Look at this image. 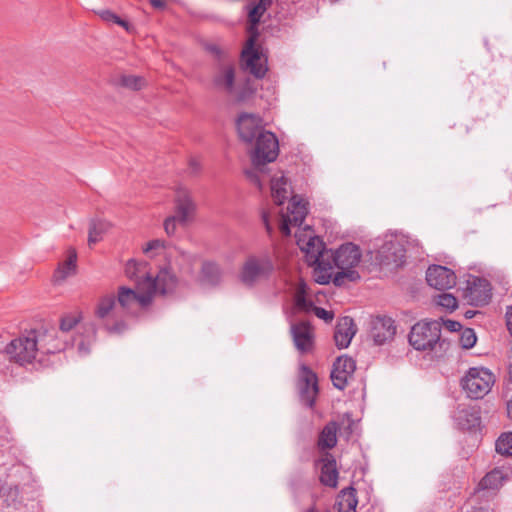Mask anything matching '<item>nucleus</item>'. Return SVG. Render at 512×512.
<instances>
[{"instance_id": "obj_38", "label": "nucleus", "mask_w": 512, "mask_h": 512, "mask_svg": "<svg viewBox=\"0 0 512 512\" xmlns=\"http://www.w3.org/2000/svg\"><path fill=\"white\" fill-rule=\"evenodd\" d=\"M437 305L445 308L447 311L452 312L458 306L456 297L450 293H441L435 298Z\"/></svg>"}, {"instance_id": "obj_16", "label": "nucleus", "mask_w": 512, "mask_h": 512, "mask_svg": "<svg viewBox=\"0 0 512 512\" xmlns=\"http://www.w3.org/2000/svg\"><path fill=\"white\" fill-rule=\"evenodd\" d=\"M355 369L356 363L351 357H338L333 364L331 372L333 385L339 390H344L348 384V380L353 377Z\"/></svg>"}, {"instance_id": "obj_44", "label": "nucleus", "mask_w": 512, "mask_h": 512, "mask_svg": "<svg viewBox=\"0 0 512 512\" xmlns=\"http://www.w3.org/2000/svg\"><path fill=\"white\" fill-rule=\"evenodd\" d=\"M313 312L318 318L324 320L326 323H330L334 318V313L332 311H328L322 307L315 306L313 308Z\"/></svg>"}, {"instance_id": "obj_64", "label": "nucleus", "mask_w": 512, "mask_h": 512, "mask_svg": "<svg viewBox=\"0 0 512 512\" xmlns=\"http://www.w3.org/2000/svg\"><path fill=\"white\" fill-rule=\"evenodd\" d=\"M78 348H79V351L82 352L84 350L83 344H80Z\"/></svg>"}, {"instance_id": "obj_40", "label": "nucleus", "mask_w": 512, "mask_h": 512, "mask_svg": "<svg viewBox=\"0 0 512 512\" xmlns=\"http://www.w3.org/2000/svg\"><path fill=\"white\" fill-rule=\"evenodd\" d=\"M267 9V5L257 3L249 10L248 19L252 28L256 27L260 23L261 18Z\"/></svg>"}, {"instance_id": "obj_50", "label": "nucleus", "mask_w": 512, "mask_h": 512, "mask_svg": "<svg viewBox=\"0 0 512 512\" xmlns=\"http://www.w3.org/2000/svg\"><path fill=\"white\" fill-rule=\"evenodd\" d=\"M289 220H290L289 218L282 215V223L280 225V231L284 236H290V234H291L290 225H293V223H291Z\"/></svg>"}, {"instance_id": "obj_63", "label": "nucleus", "mask_w": 512, "mask_h": 512, "mask_svg": "<svg viewBox=\"0 0 512 512\" xmlns=\"http://www.w3.org/2000/svg\"><path fill=\"white\" fill-rule=\"evenodd\" d=\"M473 315H474V312H472V311H468V312L466 313V317H467V318H471V317H473Z\"/></svg>"}, {"instance_id": "obj_10", "label": "nucleus", "mask_w": 512, "mask_h": 512, "mask_svg": "<svg viewBox=\"0 0 512 512\" xmlns=\"http://www.w3.org/2000/svg\"><path fill=\"white\" fill-rule=\"evenodd\" d=\"M236 126L240 139L249 144L265 131L262 118L253 113H241L237 118Z\"/></svg>"}, {"instance_id": "obj_46", "label": "nucleus", "mask_w": 512, "mask_h": 512, "mask_svg": "<svg viewBox=\"0 0 512 512\" xmlns=\"http://www.w3.org/2000/svg\"><path fill=\"white\" fill-rule=\"evenodd\" d=\"M165 247V241L160 239H154L149 241L146 246L143 248V252L148 254L154 250L162 249Z\"/></svg>"}, {"instance_id": "obj_27", "label": "nucleus", "mask_w": 512, "mask_h": 512, "mask_svg": "<svg viewBox=\"0 0 512 512\" xmlns=\"http://www.w3.org/2000/svg\"><path fill=\"white\" fill-rule=\"evenodd\" d=\"M357 504V491L353 486H349L339 492L334 508L336 512H356Z\"/></svg>"}, {"instance_id": "obj_21", "label": "nucleus", "mask_w": 512, "mask_h": 512, "mask_svg": "<svg viewBox=\"0 0 512 512\" xmlns=\"http://www.w3.org/2000/svg\"><path fill=\"white\" fill-rule=\"evenodd\" d=\"M35 339L37 340L38 353L54 354L63 350V344L57 340L54 329L39 328L33 329Z\"/></svg>"}, {"instance_id": "obj_43", "label": "nucleus", "mask_w": 512, "mask_h": 512, "mask_svg": "<svg viewBox=\"0 0 512 512\" xmlns=\"http://www.w3.org/2000/svg\"><path fill=\"white\" fill-rule=\"evenodd\" d=\"M495 448H512V431L502 433L495 442Z\"/></svg>"}, {"instance_id": "obj_1", "label": "nucleus", "mask_w": 512, "mask_h": 512, "mask_svg": "<svg viewBox=\"0 0 512 512\" xmlns=\"http://www.w3.org/2000/svg\"><path fill=\"white\" fill-rule=\"evenodd\" d=\"M410 345L419 351H429L435 357L442 356L449 342L441 339V324L438 321H420L413 325L408 336Z\"/></svg>"}, {"instance_id": "obj_32", "label": "nucleus", "mask_w": 512, "mask_h": 512, "mask_svg": "<svg viewBox=\"0 0 512 512\" xmlns=\"http://www.w3.org/2000/svg\"><path fill=\"white\" fill-rule=\"evenodd\" d=\"M110 224L101 219H92L89 223L88 244L92 246L99 242L103 235L109 230Z\"/></svg>"}, {"instance_id": "obj_34", "label": "nucleus", "mask_w": 512, "mask_h": 512, "mask_svg": "<svg viewBox=\"0 0 512 512\" xmlns=\"http://www.w3.org/2000/svg\"><path fill=\"white\" fill-rule=\"evenodd\" d=\"M314 276L315 281L321 285L329 284L333 281L331 270L333 268L332 263L328 259H324L318 263H315Z\"/></svg>"}, {"instance_id": "obj_24", "label": "nucleus", "mask_w": 512, "mask_h": 512, "mask_svg": "<svg viewBox=\"0 0 512 512\" xmlns=\"http://www.w3.org/2000/svg\"><path fill=\"white\" fill-rule=\"evenodd\" d=\"M356 333L354 320L345 316L339 319L335 327L334 340L339 349L347 348Z\"/></svg>"}, {"instance_id": "obj_30", "label": "nucleus", "mask_w": 512, "mask_h": 512, "mask_svg": "<svg viewBox=\"0 0 512 512\" xmlns=\"http://www.w3.org/2000/svg\"><path fill=\"white\" fill-rule=\"evenodd\" d=\"M287 209L288 214L285 216L290 219L289 221L293 223L294 226H300L308 213L306 204L303 203L302 200L297 199V196H293Z\"/></svg>"}, {"instance_id": "obj_48", "label": "nucleus", "mask_w": 512, "mask_h": 512, "mask_svg": "<svg viewBox=\"0 0 512 512\" xmlns=\"http://www.w3.org/2000/svg\"><path fill=\"white\" fill-rule=\"evenodd\" d=\"M176 222H178L176 216H170L164 221V229L168 235L174 234L176 230Z\"/></svg>"}, {"instance_id": "obj_18", "label": "nucleus", "mask_w": 512, "mask_h": 512, "mask_svg": "<svg viewBox=\"0 0 512 512\" xmlns=\"http://www.w3.org/2000/svg\"><path fill=\"white\" fill-rule=\"evenodd\" d=\"M396 334L394 320L386 316H377L372 319L370 337L376 345H383L391 341Z\"/></svg>"}, {"instance_id": "obj_58", "label": "nucleus", "mask_w": 512, "mask_h": 512, "mask_svg": "<svg viewBox=\"0 0 512 512\" xmlns=\"http://www.w3.org/2000/svg\"><path fill=\"white\" fill-rule=\"evenodd\" d=\"M190 166H191L193 171H197L199 169V165H198V163L195 160H191L190 161Z\"/></svg>"}, {"instance_id": "obj_60", "label": "nucleus", "mask_w": 512, "mask_h": 512, "mask_svg": "<svg viewBox=\"0 0 512 512\" xmlns=\"http://www.w3.org/2000/svg\"><path fill=\"white\" fill-rule=\"evenodd\" d=\"M259 3L267 5V7H269L271 5V0H260Z\"/></svg>"}, {"instance_id": "obj_52", "label": "nucleus", "mask_w": 512, "mask_h": 512, "mask_svg": "<svg viewBox=\"0 0 512 512\" xmlns=\"http://www.w3.org/2000/svg\"><path fill=\"white\" fill-rule=\"evenodd\" d=\"M262 221H263V223L265 225L267 233L271 236L272 233H273V228H272V225L269 222V215H268V213H266V212L262 213Z\"/></svg>"}, {"instance_id": "obj_17", "label": "nucleus", "mask_w": 512, "mask_h": 512, "mask_svg": "<svg viewBox=\"0 0 512 512\" xmlns=\"http://www.w3.org/2000/svg\"><path fill=\"white\" fill-rule=\"evenodd\" d=\"M465 296L473 306H482L487 304L492 296L490 283L480 277H473L467 282Z\"/></svg>"}, {"instance_id": "obj_22", "label": "nucleus", "mask_w": 512, "mask_h": 512, "mask_svg": "<svg viewBox=\"0 0 512 512\" xmlns=\"http://www.w3.org/2000/svg\"><path fill=\"white\" fill-rule=\"evenodd\" d=\"M506 476L500 468H494L479 481L474 489V495L486 496V493L495 494L503 485Z\"/></svg>"}, {"instance_id": "obj_29", "label": "nucleus", "mask_w": 512, "mask_h": 512, "mask_svg": "<svg viewBox=\"0 0 512 512\" xmlns=\"http://www.w3.org/2000/svg\"><path fill=\"white\" fill-rule=\"evenodd\" d=\"M338 430V422H328L319 434L317 448H334L337 444Z\"/></svg>"}, {"instance_id": "obj_3", "label": "nucleus", "mask_w": 512, "mask_h": 512, "mask_svg": "<svg viewBox=\"0 0 512 512\" xmlns=\"http://www.w3.org/2000/svg\"><path fill=\"white\" fill-rule=\"evenodd\" d=\"M125 273L130 280L135 281L136 287H138L139 282L147 278L155 282V284H157L155 293L160 295L172 293L178 284V278L172 272L169 265L160 268L157 275L154 277L148 272L147 262H137L131 259L126 263Z\"/></svg>"}, {"instance_id": "obj_39", "label": "nucleus", "mask_w": 512, "mask_h": 512, "mask_svg": "<svg viewBox=\"0 0 512 512\" xmlns=\"http://www.w3.org/2000/svg\"><path fill=\"white\" fill-rule=\"evenodd\" d=\"M98 16L105 22H113L126 30L129 29V23L126 20L121 19L118 15L109 9L100 10L97 12Z\"/></svg>"}, {"instance_id": "obj_7", "label": "nucleus", "mask_w": 512, "mask_h": 512, "mask_svg": "<svg viewBox=\"0 0 512 512\" xmlns=\"http://www.w3.org/2000/svg\"><path fill=\"white\" fill-rule=\"evenodd\" d=\"M495 382L494 375L486 368L472 367L461 379V386L472 399L483 398Z\"/></svg>"}, {"instance_id": "obj_5", "label": "nucleus", "mask_w": 512, "mask_h": 512, "mask_svg": "<svg viewBox=\"0 0 512 512\" xmlns=\"http://www.w3.org/2000/svg\"><path fill=\"white\" fill-rule=\"evenodd\" d=\"M274 271V262L269 252L260 255H249L241 268L239 278L249 287L258 281L268 279Z\"/></svg>"}, {"instance_id": "obj_42", "label": "nucleus", "mask_w": 512, "mask_h": 512, "mask_svg": "<svg viewBox=\"0 0 512 512\" xmlns=\"http://www.w3.org/2000/svg\"><path fill=\"white\" fill-rule=\"evenodd\" d=\"M79 322V318L74 315H66L61 318L60 321V329L63 332H68L72 330L76 324Z\"/></svg>"}, {"instance_id": "obj_25", "label": "nucleus", "mask_w": 512, "mask_h": 512, "mask_svg": "<svg viewBox=\"0 0 512 512\" xmlns=\"http://www.w3.org/2000/svg\"><path fill=\"white\" fill-rule=\"evenodd\" d=\"M326 453L321 458V474L320 482L328 487H336L338 480V471L336 468L335 458L328 453V450H324Z\"/></svg>"}, {"instance_id": "obj_15", "label": "nucleus", "mask_w": 512, "mask_h": 512, "mask_svg": "<svg viewBox=\"0 0 512 512\" xmlns=\"http://www.w3.org/2000/svg\"><path fill=\"white\" fill-rule=\"evenodd\" d=\"M426 281L437 290H448L456 285V275L445 266L432 265L427 269Z\"/></svg>"}, {"instance_id": "obj_36", "label": "nucleus", "mask_w": 512, "mask_h": 512, "mask_svg": "<svg viewBox=\"0 0 512 512\" xmlns=\"http://www.w3.org/2000/svg\"><path fill=\"white\" fill-rule=\"evenodd\" d=\"M253 94L254 89L249 85V83H245L239 88L235 87L234 95L229 96L233 97L235 103L241 104L250 100Z\"/></svg>"}, {"instance_id": "obj_53", "label": "nucleus", "mask_w": 512, "mask_h": 512, "mask_svg": "<svg viewBox=\"0 0 512 512\" xmlns=\"http://www.w3.org/2000/svg\"><path fill=\"white\" fill-rule=\"evenodd\" d=\"M506 324L509 332L512 334V306H509L506 311Z\"/></svg>"}, {"instance_id": "obj_12", "label": "nucleus", "mask_w": 512, "mask_h": 512, "mask_svg": "<svg viewBox=\"0 0 512 512\" xmlns=\"http://www.w3.org/2000/svg\"><path fill=\"white\" fill-rule=\"evenodd\" d=\"M299 396L301 402L312 408L318 394V380L316 374L307 366L301 367L298 381Z\"/></svg>"}, {"instance_id": "obj_2", "label": "nucleus", "mask_w": 512, "mask_h": 512, "mask_svg": "<svg viewBox=\"0 0 512 512\" xmlns=\"http://www.w3.org/2000/svg\"><path fill=\"white\" fill-rule=\"evenodd\" d=\"M329 258H332L334 266L340 270L333 277L335 286L341 287L346 282H356L360 279V274L354 269L362 258L359 246L351 242L344 243L334 252H330L327 259Z\"/></svg>"}, {"instance_id": "obj_23", "label": "nucleus", "mask_w": 512, "mask_h": 512, "mask_svg": "<svg viewBox=\"0 0 512 512\" xmlns=\"http://www.w3.org/2000/svg\"><path fill=\"white\" fill-rule=\"evenodd\" d=\"M297 243L300 249L305 253V258L309 266H313L315 263L326 259V256L328 257V252H325L324 243L319 237H309L306 242L302 239H298Z\"/></svg>"}, {"instance_id": "obj_35", "label": "nucleus", "mask_w": 512, "mask_h": 512, "mask_svg": "<svg viewBox=\"0 0 512 512\" xmlns=\"http://www.w3.org/2000/svg\"><path fill=\"white\" fill-rule=\"evenodd\" d=\"M338 425L339 436L344 437L347 441H349L350 437L353 435V432L357 428V423L351 418L349 414H345Z\"/></svg>"}, {"instance_id": "obj_31", "label": "nucleus", "mask_w": 512, "mask_h": 512, "mask_svg": "<svg viewBox=\"0 0 512 512\" xmlns=\"http://www.w3.org/2000/svg\"><path fill=\"white\" fill-rule=\"evenodd\" d=\"M382 253H389V255H385L387 264L394 263L396 266H400L404 262L405 249L398 242L385 243Z\"/></svg>"}, {"instance_id": "obj_26", "label": "nucleus", "mask_w": 512, "mask_h": 512, "mask_svg": "<svg viewBox=\"0 0 512 512\" xmlns=\"http://www.w3.org/2000/svg\"><path fill=\"white\" fill-rule=\"evenodd\" d=\"M222 269L213 261H204L199 273V281L203 285L215 287L221 283Z\"/></svg>"}, {"instance_id": "obj_49", "label": "nucleus", "mask_w": 512, "mask_h": 512, "mask_svg": "<svg viewBox=\"0 0 512 512\" xmlns=\"http://www.w3.org/2000/svg\"><path fill=\"white\" fill-rule=\"evenodd\" d=\"M307 297V285L304 282H300L297 285L295 295H294V301Z\"/></svg>"}, {"instance_id": "obj_14", "label": "nucleus", "mask_w": 512, "mask_h": 512, "mask_svg": "<svg viewBox=\"0 0 512 512\" xmlns=\"http://www.w3.org/2000/svg\"><path fill=\"white\" fill-rule=\"evenodd\" d=\"M454 420L459 429L475 432L481 426V409L476 405H459Z\"/></svg>"}, {"instance_id": "obj_56", "label": "nucleus", "mask_w": 512, "mask_h": 512, "mask_svg": "<svg viewBox=\"0 0 512 512\" xmlns=\"http://www.w3.org/2000/svg\"><path fill=\"white\" fill-rule=\"evenodd\" d=\"M496 452L507 458L512 457V450H496Z\"/></svg>"}, {"instance_id": "obj_47", "label": "nucleus", "mask_w": 512, "mask_h": 512, "mask_svg": "<svg viewBox=\"0 0 512 512\" xmlns=\"http://www.w3.org/2000/svg\"><path fill=\"white\" fill-rule=\"evenodd\" d=\"M262 167H263V166H261V167H260V169H257V168L254 166L255 171H254V170H247V171L245 172V173H246L247 178H248V179H249L253 184H255L258 188H260V189H261V187H262V184H261V180H260V178H259V176H258V173H257V172H258V171H262Z\"/></svg>"}, {"instance_id": "obj_54", "label": "nucleus", "mask_w": 512, "mask_h": 512, "mask_svg": "<svg viewBox=\"0 0 512 512\" xmlns=\"http://www.w3.org/2000/svg\"><path fill=\"white\" fill-rule=\"evenodd\" d=\"M150 4L156 9H163L166 7V0H150Z\"/></svg>"}, {"instance_id": "obj_61", "label": "nucleus", "mask_w": 512, "mask_h": 512, "mask_svg": "<svg viewBox=\"0 0 512 512\" xmlns=\"http://www.w3.org/2000/svg\"><path fill=\"white\" fill-rule=\"evenodd\" d=\"M508 375H509L510 381H512V363L509 365Z\"/></svg>"}, {"instance_id": "obj_13", "label": "nucleus", "mask_w": 512, "mask_h": 512, "mask_svg": "<svg viewBox=\"0 0 512 512\" xmlns=\"http://www.w3.org/2000/svg\"><path fill=\"white\" fill-rule=\"evenodd\" d=\"M241 61L243 67L256 78L261 79L265 76L267 67L261 63V55L255 47L254 36L250 37L247 41V45L241 54Z\"/></svg>"}, {"instance_id": "obj_11", "label": "nucleus", "mask_w": 512, "mask_h": 512, "mask_svg": "<svg viewBox=\"0 0 512 512\" xmlns=\"http://www.w3.org/2000/svg\"><path fill=\"white\" fill-rule=\"evenodd\" d=\"M290 333L295 348L301 354H307L313 351L315 346V334L312 325L307 321L293 323L290 327Z\"/></svg>"}, {"instance_id": "obj_55", "label": "nucleus", "mask_w": 512, "mask_h": 512, "mask_svg": "<svg viewBox=\"0 0 512 512\" xmlns=\"http://www.w3.org/2000/svg\"><path fill=\"white\" fill-rule=\"evenodd\" d=\"M507 414L512 419V395L510 396L509 400L507 401Z\"/></svg>"}, {"instance_id": "obj_9", "label": "nucleus", "mask_w": 512, "mask_h": 512, "mask_svg": "<svg viewBox=\"0 0 512 512\" xmlns=\"http://www.w3.org/2000/svg\"><path fill=\"white\" fill-rule=\"evenodd\" d=\"M278 153V139L272 132L265 130L255 140L252 163L257 169H260L261 166L275 161Z\"/></svg>"}, {"instance_id": "obj_59", "label": "nucleus", "mask_w": 512, "mask_h": 512, "mask_svg": "<svg viewBox=\"0 0 512 512\" xmlns=\"http://www.w3.org/2000/svg\"><path fill=\"white\" fill-rule=\"evenodd\" d=\"M471 512H488V510L483 507H474Z\"/></svg>"}, {"instance_id": "obj_28", "label": "nucleus", "mask_w": 512, "mask_h": 512, "mask_svg": "<svg viewBox=\"0 0 512 512\" xmlns=\"http://www.w3.org/2000/svg\"><path fill=\"white\" fill-rule=\"evenodd\" d=\"M77 269V253L75 249H69L67 258L60 263L54 272L56 281H64L67 277L74 275Z\"/></svg>"}, {"instance_id": "obj_45", "label": "nucleus", "mask_w": 512, "mask_h": 512, "mask_svg": "<svg viewBox=\"0 0 512 512\" xmlns=\"http://www.w3.org/2000/svg\"><path fill=\"white\" fill-rule=\"evenodd\" d=\"M295 307L303 312H310L313 311V308L315 307L313 302L311 300H308L307 297L300 298L296 301H294Z\"/></svg>"}, {"instance_id": "obj_51", "label": "nucleus", "mask_w": 512, "mask_h": 512, "mask_svg": "<svg viewBox=\"0 0 512 512\" xmlns=\"http://www.w3.org/2000/svg\"><path fill=\"white\" fill-rule=\"evenodd\" d=\"M443 325L450 332H457L462 328V325L458 321L454 320H446L443 322Z\"/></svg>"}, {"instance_id": "obj_8", "label": "nucleus", "mask_w": 512, "mask_h": 512, "mask_svg": "<svg viewBox=\"0 0 512 512\" xmlns=\"http://www.w3.org/2000/svg\"><path fill=\"white\" fill-rule=\"evenodd\" d=\"M37 340L33 329L13 339L6 347L5 352L10 360L20 364L32 363L37 355Z\"/></svg>"}, {"instance_id": "obj_4", "label": "nucleus", "mask_w": 512, "mask_h": 512, "mask_svg": "<svg viewBox=\"0 0 512 512\" xmlns=\"http://www.w3.org/2000/svg\"><path fill=\"white\" fill-rule=\"evenodd\" d=\"M155 287L157 284L148 278L139 282L137 292L131 288L120 287L117 296L120 310L134 313L137 308L148 306L156 294Z\"/></svg>"}, {"instance_id": "obj_62", "label": "nucleus", "mask_w": 512, "mask_h": 512, "mask_svg": "<svg viewBox=\"0 0 512 512\" xmlns=\"http://www.w3.org/2000/svg\"><path fill=\"white\" fill-rule=\"evenodd\" d=\"M305 512H319V511L315 508V506H312L309 509H307Z\"/></svg>"}, {"instance_id": "obj_33", "label": "nucleus", "mask_w": 512, "mask_h": 512, "mask_svg": "<svg viewBox=\"0 0 512 512\" xmlns=\"http://www.w3.org/2000/svg\"><path fill=\"white\" fill-rule=\"evenodd\" d=\"M271 194L277 205H282L288 198L287 179L284 176L271 179Z\"/></svg>"}, {"instance_id": "obj_37", "label": "nucleus", "mask_w": 512, "mask_h": 512, "mask_svg": "<svg viewBox=\"0 0 512 512\" xmlns=\"http://www.w3.org/2000/svg\"><path fill=\"white\" fill-rule=\"evenodd\" d=\"M120 84L131 90H140L145 85V79L136 75H123L120 78Z\"/></svg>"}, {"instance_id": "obj_41", "label": "nucleus", "mask_w": 512, "mask_h": 512, "mask_svg": "<svg viewBox=\"0 0 512 512\" xmlns=\"http://www.w3.org/2000/svg\"><path fill=\"white\" fill-rule=\"evenodd\" d=\"M476 340L477 337L472 328H465L459 336L460 345L464 349L472 348L475 345Z\"/></svg>"}, {"instance_id": "obj_19", "label": "nucleus", "mask_w": 512, "mask_h": 512, "mask_svg": "<svg viewBox=\"0 0 512 512\" xmlns=\"http://www.w3.org/2000/svg\"><path fill=\"white\" fill-rule=\"evenodd\" d=\"M214 87L227 96L235 93V66L231 62H222L218 65L213 76Z\"/></svg>"}, {"instance_id": "obj_20", "label": "nucleus", "mask_w": 512, "mask_h": 512, "mask_svg": "<svg viewBox=\"0 0 512 512\" xmlns=\"http://www.w3.org/2000/svg\"><path fill=\"white\" fill-rule=\"evenodd\" d=\"M196 205L188 190L179 188L175 195V215L181 224H185L193 218Z\"/></svg>"}, {"instance_id": "obj_6", "label": "nucleus", "mask_w": 512, "mask_h": 512, "mask_svg": "<svg viewBox=\"0 0 512 512\" xmlns=\"http://www.w3.org/2000/svg\"><path fill=\"white\" fill-rule=\"evenodd\" d=\"M94 314L109 333L120 334L126 330V324L121 319L122 315L113 294L104 295L99 299Z\"/></svg>"}, {"instance_id": "obj_57", "label": "nucleus", "mask_w": 512, "mask_h": 512, "mask_svg": "<svg viewBox=\"0 0 512 512\" xmlns=\"http://www.w3.org/2000/svg\"><path fill=\"white\" fill-rule=\"evenodd\" d=\"M211 51H212L213 53H215L219 59H221V57H222V52H221V50H220L218 47H216V46L212 47V48H211Z\"/></svg>"}]
</instances>
